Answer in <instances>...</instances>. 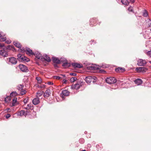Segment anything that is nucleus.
<instances>
[{"label": "nucleus", "mask_w": 151, "mask_h": 151, "mask_svg": "<svg viewBox=\"0 0 151 151\" xmlns=\"http://www.w3.org/2000/svg\"><path fill=\"white\" fill-rule=\"evenodd\" d=\"M9 50L14 51L15 49L13 46L10 45L7 46L0 51V55L4 57H6L8 55L7 51Z\"/></svg>", "instance_id": "f257e3e1"}, {"label": "nucleus", "mask_w": 151, "mask_h": 151, "mask_svg": "<svg viewBox=\"0 0 151 151\" xmlns=\"http://www.w3.org/2000/svg\"><path fill=\"white\" fill-rule=\"evenodd\" d=\"M97 80V78L94 76H88L85 78V80L88 83H90L92 81L93 83L95 82Z\"/></svg>", "instance_id": "f03ea898"}, {"label": "nucleus", "mask_w": 151, "mask_h": 151, "mask_svg": "<svg viewBox=\"0 0 151 151\" xmlns=\"http://www.w3.org/2000/svg\"><path fill=\"white\" fill-rule=\"evenodd\" d=\"M24 87V86L23 84L19 85L17 87V89L20 91V94L22 95L25 94L26 93V90L23 89Z\"/></svg>", "instance_id": "7ed1b4c3"}, {"label": "nucleus", "mask_w": 151, "mask_h": 151, "mask_svg": "<svg viewBox=\"0 0 151 151\" xmlns=\"http://www.w3.org/2000/svg\"><path fill=\"white\" fill-rule=\"evenodd\" d=\"M106 82L109 84H112L116 83V81L114 77H110L106 79Z\"/></svg>", "instance_id": "20e7f679"}, {"label": "nucleus", "mask_w": 151, "mask_h": 151, "mask_svg": "<svg viewBox=\"0 0 151 151\" xmlns=\"http://www.w3.org/2000/svg\"><path fill=\"white\" fill-rule=\"evenodd\" d=\"M147 63V62L145 60L142 59H139L137 60V64L139 66H144Z\"/></svg>", "instance_id": "39448f33"}, {"label": "nucleus", "mask_w": 151, "mask_h": 151, "mask_svg": "<svg viewBox=\"0 0 151 151\" xmlns=\"http://www.w3.org/2000/svg\"><path fill=\"white\" fill-rule=\"evenodd\" d=\"M19 67L20 70L23 72H27L28 71L27 67L25 65L20 64L19 65Z\"/></svg>", "instance_id": "423d86ee"}, {"label": "nucleus", "mask_w": 151, "mask_h": 151, "mask_svg": "<svg viewBox=\"0 0 151 151\" xmlns=\"http://www.w3.org/2000/svg\"><path fill=\"white\" fill-rule=\"evenodd\" d=\"M9 63L15 65L17 63V59L14 57L9 58Z\"/></svg>", "instance_id": "0eeeda50"}, {"label": "nucleus", "mask_w": 151, "mask_h": 151, "mask_svg": "<svg viewBox=\"0 0 151 151\" xmlns=\"http://www.w3.org/2000/svg\"><path fill=\"white\" fill-rule=\"evenodd\" d=\"M147 69L145 67H141L136 68V70L138 72H142L144 73L146 72Z\"/></svg>", "instance_id": "6e6552de"}, {"label": "nucleus", "mask_w": 151, "mask_h": 151, "mask_svg": "<svg viewBox=\"0 0 151 151\" xmlns=\"http://www.w3.org/2000/svg\"><path fill=\"white\" fill-rule=\"evenodd\" d=\"M81 86V83H76L75 84L72 85L71 86L72 89H75L78 90L79 89Z\"/></svg>", "instance_id": "1a4fd4ad"}, {"label": "nucleus", "mask_w": 151, "mask_h": 151, "mask_svg": "<svg viewBox=\"0 0 151 151\" xmlns=\"http://www.w3.org/2000/svg\"><path fill=\"white\" fill-rule=\"evenodd\" d=\"M37 58L42 60L43 56L41 53L39 52H35L34 55Z\"/></svg>", "instance_id": "9d476101"}, {"label": "nucleus", "mask_w": 151, "mask_h": 151, "mask_svg": "<svg viewBox=\"0 0 151 151\" xmlns=\"http://www.w3.org/2000/svg\"><path fill=\"white\" fill-rule=\"evenodd\" d=\"M51 94V91L49 89H47L44 93V96L45 98H47L50 96Z\"/></svg>", "instance_id": "9b49d317"}, {"label": "nucleus", "mask_w": 151, "mask_h": 151, "mask_svg": "<svg viewBox=\"0 0 151 151\" xmlns=\"http://www.w3.org/2000/svg\"><path fill=\"white\" fill-rule=\"evenodd\" d=\"M26 54L29 55H34L35 53L32 52V50L28 47L26 48Z\"/></svg>", "instance_id": "f8f14e48"}, {"label": "nucleus", "mask_w": 151, "mask_h": 151, "mask_svg": "<svg viewBox=\"0 0 151 151\" xmlns=\"http://www.w3.org/2000/svg\"><path fill=\"white\" fill-rule=\"evenodd\" d=\"M32 102L34 105H37L40 102L39 98L37 97L34 98L32 101Z\"/></svg>", "instance_id": "ddd939ff"}, {"label": "nucleus", "mask_w": 151, "mask_h": 151, "mask_svg": "<svg viewBox=\"0 0 151 151\" xmlns=\"http://www.w3.org/2000/svg\"><path fill=\"white\" fill-rule=\"evenodd\" d=\"M23 108L24 109L28 110L29 109H33V106L31 104H27V107H25V105H24L23 106Z\"/></svg>", "instance_id": "4468645a"}, {"label": "nucleus", "mask_w": 151, "mask_h": 151, "mask_svg": "<svg viewBox=\"0 0 151 151\" xmlns=\"http://www.w3.org/2000/svg\"><path fill=\"white\" fill-rule=\"evenodd\" d=\"M71 65L75 68H81L83 67V65L82 64L76 63H72Z\"/></svg>", "instance_id": "2eb2a0df"}, {"label": "nucleus", "mask_w": 151, "mask_h": 151, "mask_svg": "<svg viewBox=\"0 0 151 151\" xmlns=\"http://www.w3.org/2000/svg\"><path fill=\"white\" fill-rule=\"evenodd\" d=\"M52 60L54 63L57 64L60 63V60H59L58 58L52 57Z\"/></svg>", "instance_id": "dca6fc26"}, {"label": "nucleus", "mask_w": 151, "mask_h": 151, "mask_svg": "<svg viewBox=\"0 0 151 151\" xmlns=\"http://www.w3.org/2000/svg\"><path fill=\"white\" fill-rule=\"evenodd\" d=\"M70 93V92L66 90H63L62 92V94L63 95L65 96L69 95Z\"/></svg>", "instance_id": "f3484780"}, {"label": "nucleus", "mask_w": 151, "mask_h": 151, "mask_svg": "<svg viewBox=\"0 0 151 151\" xmlns=\"http://www.w3.org/2000/svg\"><path fill=\"white\" fill-rule=\"evenodd\" d=\"M17 102V98L16 97H14L13 98V99H12V105H11V106H13L16 105Z\"/></svg>", "instance_id": "a211bd4d"}, {"label": "nucleus", "mask_w": 151, "mask_h": 151, "mask_svg": "<svg viewBox=\"0 0 151 151\" xmlns=\"http://www.w3.org/2000/svg\"><path fill=\"white\" fill-rule=\"evenodd\" d=\"M87 68L88 69L90 70H96L99 69V67L97 66H88L87 67Z\"/></svg>", "instance_id": "6ab92c4d"}, {"label": "nucleus", "mask_w": 151, "mask_h": 151, "mask_svg": "<svg viewBox=\"0 0 151 151\" xmlns=\"http://www.w3.org/2000/svg\"><path fill=\"white\" fill-rule=\"evenodd\" d=\"M6 37H4L3 35V32H0V41L1 42H4L6 40Z\"/></svg>", "instance_id": "aec40b11"}, {"label": "nucleus", "mask_w": 151, "mask_h": 151, "mask_svg": "<svg viewBox=\"0 0 151 151\" xmlns=\"http://www.w3.org/2000/svg\"><path fill=\"white\" fill-rule=\"evenodd\" d=\"M124 70L125 69L124 68H122L121 67H119L116 68L115 69V71L117 72H124Z\"/></svg>", "instance_id": "412c9836"}, {"label": "nucleus", "mask_w": 151, "mask_h": 151, "mask_svg": "<svg viewBox=\"0 0 151 151\" xmlns=\"http://www.w3.org/2000/svg\"><path fill=\"white\" fill-rule=\"evenodd\" d=\"M62 66L65 68H67L70 66V63H68L67 61H65L63 63Z\"/></svg>", "instance_id": "4be33fe9"}, {"label": "nucleus", "mask_w": 151, "mask_h": 151, "mask_svg": "<svg viewBox=\"0 0 151 151\" xmlns=\"http://www.w3.org/2000/svg\"><path fill=\"white\" fill-rule=\"evenodd\" d=\"M135 83L137 85H139L142 84V82L140 79H138L134 81Z\"/></svg>", "instance_id": "5701e85b"}, {"label": "nucleus", "mask_w": 151, "mask_h": 151, "mask_svg": "<svg viewBox=\"0 0 151 151\" xmlns=\"http://www.w3.org/2000/svg\"><path fill=\"white\" fill-rule=\"evenodd\" d=\"M29 112L27 111L26 112L24 110H22L19 112V115L20 116H25L27 115V113Z\"/></svg>", "instance_id": "b1692460"}, {"label": "nucleus", "mask_w": 151, "mask_h": 151, "mask_svg": "<svg viewBox=\"0 0 151 151\" xmlns=\"http://www.w3.org/2000/svg\"><path fill=\"white\" fill-rule=\"evenodd\" d=\"M29 61V58H28L27 57L24 56V55L22 57L21 60H20V61L21 62L22 61H26L28 62Z\"/></svg>", "instance_id": "393cba45"}, {"label": "nucleus", "mask_w": 151, "mask_h": 151, "mask_svg": "<svg viewBox=\"0 0 151 151\" xmlns=\"http://www.w3.org/2000/svg\"><path fill=\"white\" fill-rule=\"evenodd\" d=\"M14 45L17 47L19 48H21L22 47L21 44L18 42H13Z\"/></svg>", "instance_id": "a878e982"}, {"label": "nucleus", "mask_w": 151, "mask_h": 151, "mask_svg": "<svg viewBox=\"0 0 151 151\" xmlns=\"http://www.w3.org/2000/svg\"><path fill=\"white\" fill-rule=\"evenodd\" d=\"M44 91H38L37 93L36 97L39 98L43 94Z\"/></svg>", "instance_id": "bb28decb"}, {"label": "nucleus", "mask_w": 151, "mask_h": 151, "mask_svg": "<svg viewBox=\"0 0 151 151\" xmlns=\"http://www.w3.org/2000/svg\"><path fill=\"white\" fill-rule=\"evenodd\" d=\"M44 59L45 60L47 61L48 62H50L51 60L50 58L47 55H45L44 56V57H43V59Z\"/></svg>", "instance_id": "cd10ccee"}, {"label": "nucleus", "mask_w": 151, "mask_h": 151, "mask_svg": "<svg viewBox=\"0 0 151 151\" xmlns=\"http://www.w3.org/2000/svg\"><path fill=\"white\" fill-rule=\"evenodd\" d=\"M146 25L148 27H151V20L150 19H147L146 23Z\"/></svg>", "instance_id": "c85d7f7f"}, {"label": "nucleus", "mask_w": 151, "mask_h": 151, "mask_svg": "<svg viewBox=\"0 0 151 151\" xmlns=\"http://www.w3.org/2000/svg\"><path fill=\"white\" fill-rule=\"evenodd\" d=\"M121 2L123 4L125 5H128L129 4V2L127 0H121Z\"/></svg>", "instance_id": "c756f323"}, {"label": "nucleus", "mask_w": 151, "mask_h": 151, "mask_svg": "<svg viewBox=\"0 0 151 151\" xmlns=\"http://www.w3.org/2000/svg\"><path fill=\"white\" fill-rule=\"evenodd\" d=\"M143 16L144 17H147L148 16L147 11L146 10H144L143 12Z\"/></svg>", "instance_id": "7c9ffc66"}, {"label": "nucleus", "mask_w": 151, "mask_h": 151, "mask_svg": "<svg viewBox=\"0 0 151 151\" xmlns=\"http://www.w3.org/2000/svg\"><path fill=\"white\" fill-rule=\"evenodd\" d=\"M90 22L91 23V24L93 25H95V22H96V18H93L92 19H91L90 20Z\"/></svg>", "instance_id": "2f4dec72"}, {"label": "nucleus", "mask_w": 151, "mask_h": 151, "mask_svg": "<svg viewBox=\"0 0 151 151\" xmlns=\"http://www.w3.org/2000/svg\"><path fill=\"white\" fill-rule=\"evenodd\" d=\"M18 94L16 91H13L10 94V97L18 95Z\"/></svg>", "instance_id": "473e14b6"}, {"label": "nucleus", "mask_w": 151, "mask_h": 151, "mask_svg": "<svg viewBox=\"0 0 151 151\" xmlns=\"http://www.w3.org/2000/svg\"><path fill=\"white\" fill-rule=\"evenodd\" d=\"M19 51L21 52L24 53L25 52H26V49L24 47H22V48H19Z\"/></svg>", "instance_id": "72a5a7b5"}, {"label": "nucleus", "mask_w": 151, "mask_h": 151, "mask_svg": "<svg viewBox=\"0 0 151 151\" xmlns=\"http://www.w3.org/2000/svg\"><path fill=\"white\" fill-rule=\"evenodd\" d=\"M24 56V55H22L21 54H19L17 55V59L19 60L20 61V60H21V59L22 58V57L23 56Z\"/></svg>", "instance_id": "f704fd0d"}, {"label": "nucleus", "mask_w": 151, "mask_h": 151, "mask_svg": "<svg viewBox=\"0 0 151 151\" xmlns=\"http://www.w3.org/2000/svg\"><path fill=\"white\" fill-rule=\"evenodd\" d=\"M11 97H6L5 98L4 101L5 102H9L11 100Z\"/></svg>", "instance_id": "c9c22d12"}, {"label": "nucleus", "mask_w": 151, "mask_h": 151, "mask_svg": "<svg viewBox=\"0 0 151 151\" xmlns=\"http://www.w3.org/2000/svg\"><path fill=\"white\" fill-rule=\"evenodd\" d=\"M36 79L37 80L38 83L40 84L42 83V80L41 78L40 77H36Z\"/></svg>", "instance_id": "e433bc0d"}, {"label": "nucleus", "mask_w": 151, "mask_h": 151, "mask_svg": "<svg viewBox=\"0 0 151 151\" xmlns=\"http://www.w3.org/2000/svg\"><path fill=\"white\" fill-rule=\"evenodd\" d=\"M77 78L76 77H73L71 78L70 79V81L71 82H73L77 80Z\"/></svg>", "instance_id": "4c0bfd02"}, {"label": "nucleus", "mask_w": 151, "mask_h": 151, "mask_svg": "<svg viewBox=\"0 0 151 151\" xmlns=\"http://www.w3.org/2000/svg\"><path fill=\"white\" fill-rule=\"evenodd\" d=\"M60 60V62H62L63 63H64L65 61H67L66 59L64 58H61Z\"/></svg>", "instance_id": "58836bf2"}, {"label": "nucleus", "mask_w": 151, "mask_h": 151, "mask_svg": "<svg viewBox=\"0 0 151 151\" xmlns=\"http://www.w3.org/2000/svg\"><path fill=\"white\" fill-rule=\"evenodd\" d=\"M108 65L105 64H102V65H101V67H102L103 68H107L108 67Z\"/></svg>", "instance_id": "ea45409f"}, {"label": "nucleus", "mask_w": 151, "mask_h": 151, "mask_svg": "<svg viewBox=\"0 0 151 151\" xmlns=\"http://www.w3.org/2000/svg\"><path fill=\"white\" fill-rule=\"evenodd\" d=\"M79 142L80 143L83 144L84 142V140L83 138H81L79 140Z\"/></svg>", "instance_id": "a19ab883"}, {"label": "nucleus", "mask_w": 151, "mask_h": 151, "mask_svg": "<svg viewBox=\"0 0 151 151\" xmlns=\"http://www.w3.org/2000/svg\"><path fill=\"white\" fill-rule=\"evenodd\" d=\"M128 10L129 12H132L133 11V7L131 6H130L129 7Z\"/></svg>", "instance_id": "79ce46f5"}, {"label": "nucleus", "mask_w": 151, "mask_h": 151, "mask_svg": "<svg viewBox=\"0 0 151 151\" xmlns=\"http://www.w3.org/2000/svg\"><path fill=\"white\" fill-rule=\"evenodd\" d=\"M28 98H26L23 101H24V103L25 104H26L28 102Z\"/></svg>", "instance_id": "37998d69"}, {"label": "nucleus", "mask_w": 151, "mask_h": 151, "mask_svg": "<svg viewBox=\"0 0 151 151\" xmlns=\"http://www.w3.org/2000/svg\"><path fill=\"white\" fill-rule=\"evenodd\" d=\"M147 54L149 57H151V50L148 51L147 52Z\"/></svg>", "instance_id": "c03bdc74"}, {"label": "nucleus", "mask_w": 151, "mask_h": 151, "mask_svg": "<svg viewBox=\"0 0 151 151\" xmlns=\"http://www.w3.org/2000/svg\"><path fill=\"white\" fill-rule=\"evenodd\" d=\"M10 116L11 115L9 114H7L5 116L6 118L7 119L9 118V117H10Z\"/></svg>", "instance_id": "a18cd8bd"}, {"label": "nucleus", "mask_w": 151, "mask_h": 151, "mask_svg": "<svg viewBox=\"0 0 151 151\" xmlns=\"http://www.w3.org/2000/svg\"><path fill=\"white\" fill-rule=\"evenodd\" d=\"M70 75L71 76H76L77 75V74L76 73H70Z\"/></svg>", "instance_id": "49530a36"}, {"label": "nucleus", "mask_w": 151, "mask_h": 151, "mask_svg": "<svg viewBox=\"0 0 151 151\" xmlns=\"http://www.w3.org/2000/svg\"><path fill=\"white\" fill-rule=\"evenodd\" d=\"M40 88H44L45 87V86L44 84H40Z\"/></svg>", "instance_id": "de8ad7c7"}, {"label": "nucleus", "mask_w": 151, "mask_h": 151, "mask_svg": "<svg viewBox=\"0 0 151 151\" xmlns=\"http://www.w3.org/2000/svg\"><path fill=\"white\" fill-rule=\"evenodd\" d=\"M54 79H60L61 78L58 76H54Z\"/></svg>", "instance_id": "09e8293b"}, {"label": "nucleus", "mask_w": 151, "mask_h": 151, "mask_svg": "<svg viewBox=\"0 0 151 151\" xmlns=\"http://www.w3.org/2000/svg\"><path fill=\"white\" fill-rule=\"evenodd\" d=\"M67 81L66 79H64L62 81V83L64 84H66V83Z\"/></svg>", "instance_id": "8fccbe9b"}, {"label": "nucleus", "mask_w": 151, "mask_h": 151, "mask_svg": "<svg viewBox=\"0 0 151 151\" xmlns=\"http://www.w3.org/2000/svg\"><path fill=\"white\" fill-rule=\"evenodd\" d=\"M4 44H1L0 43V49H1L2 47H4Z\"/></svg>", "instance_id": "3c124183"}, {"label": "nucleus", "mask_w": 151, "mask_h": 151, "mask_svg": "<svg viewBox=\"0 0 151 151\" xmlns=\"http://www.w3.org/2000/svg\"><path fill=\"white\" fill-rule=\"evenodd\" d=\"M47 84L49 85H52L53 84V83H52L51 82H48L47 83Z\"/></svg>", "instance_id": "603ef678"}, {"label": "nucleus", "mask_w": 151, "mask_h": 151, "mask_svg": "<svg viewBox=\"0 0 151 151\" xmlns=\"http://www.w3.org/2000/svg\"><path fill=\"white\" fill-rule=\"evenodd\" d=\"M6 42L8 44H10L11 42V41L10 40H6Z\"/></svg>", "instance_id": "864d4df0"}, {"label": "nucleus", "mask_w": 151, "mask_h": 151, "mask_svg": "<svg viewBox=\"0 0 151 151\" xmlns=\"http://www.w3.org/2000/svg\"><path fill=\"white\" fill-rule=\"evenodd\" d=\"M36 87L38 88H40V85L39 84H37L36 85Z\"/></svg>", "instance_id": "5fc2aeb1"}, {"label": "nucleus", "mask_w": 151, "mask_h": 151, "mask_svg": "<svg viewBox=\"0 0 151 151\" xmlns=\"http://www.w3.org/2000/svg\"><path fill=\"white\" fill-rule=\"evenodd\" d=\"M130 1H131L132 3H133L134 2V0H130Z\"/></svg>", "instance_id": "6e6d98bb"}, {"label": "nucleus", "mask_w": 151, "mask_h": 151, "mask_svg": "<svg viewBox=\"0 0 151 151\" xmlns=\"http://www.w3.org/2000/svg\"><path fill=\"white\" fill-rule=\"evenodd\" d=\"M62 76H63V77L64 78L65 77V75H61Z\"/></svg>", "instance_id": "4d7b16f0"}, {"label": "nucleus", "mask_w": 151, "mask_h": 151, "mask_svg": "<svg viewBox=\"0 0 151 151\" xmlns=\"http://www.w3.org/2000/svg\"><path fill=\"white\" fill-rule=\"evenodd\" d=\"M54 66L55 67H58V66H57V65H56V64H54Z\"/></svg>", "instance_id": "13d9d810"}, {"label": "nucleus", "mask_w": 151, "mask_h": 151, "mask_svg": "<svg viewBox=\"0 0 151 151\" xmlns=\"http://www.w3.org/2000/svg\"><path fill=\"white\" fill-rule=\"evenodd\" d=\"M88 147H91V145H90V144H88Z\"/></svg>", "instance_id": "bf43d9fd"}, {"label": "nucleus", "mask_w": 151, "mask_h": 151, "mask_svg": "<svg viewBox=\"0 0 151 151\" xmlns=\"http://www.w3.org/2000/svg\"><path fill=\"white\" fill-rule=\"evenodd\" d=\"M149 62L151 63V61H150Z\"/></svg>", "instance_id": "052dcab7"}, {"label": "nucleus", "mask_w": 151, "mask_h": 151, "mask_svg": "<svg viewBox=\"0 0 151 151\" xmlns=\"http://www.w3.org/2000/svg\"><path fill=\"white\" fill-rule=\"evenodd\" d=\"M101 72L104 71V70H102H102H101Z\"/></svg>", "instance_id": "680f3d73"}, {"label": "nucleus", "mask_w": 151, "mask_h": 151, "mask_svg": "<svg viewBox=\"0 0 151 151\" xmlns=\"http://www.w3.org/2000/svg\"><path fill=\"white\" fill-rule=\"evenodd\" d=\"M147 39H150V37H147Z\"/></svg>", "instance_id": "e2e57ef3"}, {"label": "nucleus", "mask_w": 151, "mask_h": 151, "mask_svg": "<svg viewBox=\"0 0 151 151\" xmlns=\"http://www.w3.org/2000/svg\"><path fill=\"white\" fill-rule=\"evenodd\" d=\"M91 41L92 42H94V40H92Z\"/></svg>", "instance_id": "0e129e2a"}, {"label": "nucleus", "mask_w": 151, "mask_h": 151, "mask_svg": "<svg viewBox=\"0 0 151 151\" xmlns=\"http://www.w3.org/2000/svg\"><path fill=\"white\" fill-rule=\"evenodd\" d=\"M9 109V108H8V109H7V110H8Z\"/></svg>", "instance_id": "69168bd1"}, {"label": "nucleus", "mask_w": 151, "mask_h": 151, "mask_svg": "<svg viewBox=\"0 0 151 151\" xmlns=\"http://www.w3.org/2000/svg\"><path fill=\"white\" fill-rule=\"evenodd\" d=\"M9 109V108H8V109H7V110H8Z\"/></svg>", "instance_id": "338daca9"}, {"label": "nucleus", "mask_w": 151, "mask_h": 151, "mask_svg": "<svg viewBox=\"0 0 151 151\" xmlns=\"http://www.w3.org/2000/svg\"><path fill=\"white\" fill-rule=\"evenodd\" d=\"M150 31H151V29H150Z\"/></svg>", "instance_id": "774afa93"}]
</instances>
